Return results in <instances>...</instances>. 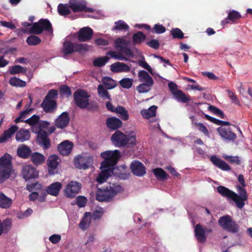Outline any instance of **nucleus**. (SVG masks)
<instances>
[{"label": "nucleus", "mask_w": 252, "mask_h": 252, "mask_svg": "<svg viewBox=\"0 0 252 252\" xmlns=\"http://www.w3.org/2000/svg\"><path fill=\"white\" fill-rule=\"evenodd\" d=\"M218 192L223 197L228 200L233 201L236 206L239 209H242L245 205V201L248 198V195L246 189L242 186H237L238 195L228 188L220 186L217 188Z\"/></svg>", "instance_id": "nucleus-1"}, {"label": "nucleus", "mask_w": 252, "mask_h": 252, "mask_svg": "<svg viewBox=\"0 0 252 252\" xmlns=\"http://www.w3.org/2000/svg\"><path fill=\"white\" fill-rule=\"evenodd\" d=\"M111 140L116 147H133L136 144V135L133 131L126 135L121 131L117 130L112 134Z\"/></svg>", "instance_id": "nucleus-2"}, {"label": "nucleus", "mask_w": 252, "mask_h": 252, "mask_svg": "<svg viewBox=\"0 0 252 252\" xmlns=\"http://www.w3.org/2000/svg\"><path fill=\"white\" fill-rule=\"evenodd\" d=\"M122 191V187L117 183H109L108 186L98 189L96 199L100 202H109L118 193Z\"/></svg>", "instance_id": "nucleus-3"}, {"label": "nucleus", "mask_w": 252, "mask_h": 252, "mask_svg": "<svg viewBox=\"0 0 252 252\" xmlns=\"http://www.w3.org/2000/svg\"><path fill=\"white\" fill-rule=\"evenodd\" d=\"M101 157L104 160L101 163V168H108L113 169V166L116 165L121 155L120 152L118 150L114 151L108 150L102 152Z\"/></svg>", "instance_id": "nucleus-4"}, {"label": "nucleus", "mask_w": 252, "mask_h": 252, "mask_svg": "<svg viewBox=\"0 0 252 252\" xmlns=\"http://www.w3.org/2000/svg\"><path fill=\"white\" fill-rule=\"evenodd\" d=\"M79 32L65 39L63 43L62 53L64 58H67V55L72 53L79 49Z\"/></svg>", "instance_id": "nucleus-5"}, {"label": "nucleus", "mask_w": 252, "mask_h": 252, "mask_svg": "<svg viewBox=\"0 0 252 252\" xmlns=\"http://www.w3.org/2000/svg\"><path fill=\"white\" fill-rule=\"evenodd\" d=\"M218 223L223 229L231 233H236L239 231V226L237 222L232 220L229 215H225L218 220Z\"/></svg>", "instance_id": "nucleus-6"}, {"label": "nucleus", "mask_w": 252, "mask_h": 252, "mask_svg": "<svg viewBox=\"0 0 252 252\" xmlns=\"http://www.w3.org/2000/svg\"><path fill=\"white\" fill-rule=\"evenodd\" d=\"M44 30L51 33L53 32L52 25L49 21L46 19H41L38 22L33 24L30 29V32L39 34L42 33Z\"/></svg>", "instance_id": "nucleus-7"}, {"label": "nucleus", "mask_w": 252, "mask_h": 252, "mask_svg": "<svg viewBox=\"0 0 252 252\" xmlns=\"http://www.w3.org/2000/svg\"><path fill=\"white\" fill-rule=\"evenodd\" d=\"M212 229L206 227L203 228L200 224H197L194 227V234L197 240L201 243H204L206 241V233H210Z\"/></svg>", "instance_id": "nucleus-8"}, {"label": "nucleus", "mask_w": 252, "mask_h": 252, "mask_svg": "<svg viewBox=\"0 0 252 252\" xmlns=\"http://www.w3.org/2000/svg\"><path fill=\"white\" fill-rule=\"evenodd\" d=\"M64 191L67 197H75L79 192V183L76 181H70L66 185Z\"/></svg>", "instance_id": "nucleus-9"}, {"label": "nucleus", "mask_w": 252, "mask_h": 252, "mask_svg": "<svg viewBox=\"0 0 252 252\" xmlns=\"http://www.w3.org/2000/svg\"><path fill=\"white\" fill-rule=\"evenodd\" d=\"M221 137L225 140L233 141L236 138V134L229 127L220 126L217 129Z\"/></svg>", "instance_id": "nucleus-10"}, {"label": "nucleus", "mask_w": 252, "mask_h": 252, "mask_svg": "<svg viewBox=\"0 0 252 252\" xmlns=\"http://www.w3.org/2000/svg\"><path fill=\"white\" fill-rule=\"evenodd\" d=\"M11 156L8 154H5L0 158V167L9 175L12 169Z\"/></svg>", "instance_id": "nucleus-11"}, {"label": "nucleus", "mask_w": 252, "mask_h": 252, "mask_svg": "<svg viewBox=\"0 0 252 252\" xmlns=\"http://www.w3.org/2000/svg\"><path fill=\"white\" fill-rule=\"evenodd\" d=\"M130 168L133 174L137 176H143L146 173V168L139 161L135 160L131 162Z\"/></svg>", "instance_id": "nucleus-12"}, {"label": "nucleus", "mask_w": 252, "mask_h": 252, "mask_svg": "<svg viewBox=\"0 0 252 252\" xmlns=\"http://www.w3.org/2000/svg\"><path fill=\"white\" fill-rule=\"evenodd\" d=\"M22 175L26 180L35 178L38 176V172L33 166L25 165L23 166Z\"/></svg>", "instance_id": "nucleus-13"}, {"label": "nucleus", "mask_w": 252, "mask_h": 252, "mask_svg": "<svg viewBox=\"0 0 252 252\" xmlns=\"http://www.w3.org/2000/svg\"><path fill=\"white\" fill-rule=\"evenodd\" d=\"M37 142L44 149H47L50 147V141L45 131H41L38 133Z\"/></svg>", "instance_id": "nucleus-14"}, {"label": "nucleus", "mask_w": 252, "mask_h": 252, "mask_svg": "<svg viewBox=\"0 0 252 252\" xmlns=\"http://www.w3.org/2000/svg\"><path fill=\"white\" fill-rule=\"evenodd\" d=\"M60 160L56 155L50 156L47 160L48 171L50 174H54L58 167Z\"/></svg>", "instance_id": "nucleus-15"}, {"label": "nucleus", "mask_w": 252, "mask_h": 252, "mask_svg": "<svg viewBox=\"0 0 252 252\" xmlns=\"http://www.w3.org/2000/svg\"><path fill=\"white\" fill-rule=\"evenodd\" d=\"M72 148L73 143L68 140H65L58 145V150L61 155L68 156L70 154Z\"/></svg>", "instance_id": "nucleus-16"}, {"label": "nucleus", "mask_w": 252, "mask_h": 252, "mask_svg": "<svg viewBox=\"0 0 252 252\" xmlns=\"http://www.w3.org/2000/svg\"><path fill=\"white\" fill-rule=\"evenodd\" d=\"M69 121L70 119L68 113L64 112L56 120L55 125L57 127L62 129L68 125Z\"/></svg>", "instance_id": "nucleus-17"}, {"label": "nucleus", "mask_w": 252, "mask_h": 252, "mask_svg": "<svg viewBox=\"0 0 252 252\" xmlns=\"http://www.w3.org/2000/svg\"><path fill=\"white\" fill-rule=\"evenodd\" d=\"M106 125L111 130H117L122 126V121L118 118L112 117H108L106 120Z\"/></svg>", "instance_id": "nucleus-18"}, {"label": "nucleus", "mask_w": 252, "mask_h": 252, "mask_svg": "<svg viewBox=\"0 0 252 252\" xmlns=\"http://www.w3.org/2000/svg\"><path fill=\"white\" fill-rule=\"evenodd\" d=\"M41 107L46 113H53L57 109V103L55 100H49L44 98L41 103Z\"/></svg>", "instance_id": "nucleus-19"}, {"label": "nucleus", "mask_w": 252, "mask_h": 252, "mask_svg": "<svg viewBox=\"0 0 252 252\" xmlns=\"http://www.w3.org/2000/svg\"><path fill=\"white\" fill-rule=\"evenodd\" d=\"M210 159L216 166L223 171H229L231 170L230 166L227 163L216 156H212Z\"/></svg>", "instance_id": "nucleus-20"}, {"label": "nucleus", "mask_w": 252, "mask_h": 252, "mask_svg": "<svg viewBox=\"0 0 252 252\" xmlns=\"http://www.w3.org/2000/svg\"><path fill=\"white\" fill-rule=\"evenodd\" d=\"M93 35V30L88 27H84L80 29V42L89 41Z\"/></svg>", "instance_id": "nucleus-21"}, {"label": "nucleus", "mask_w": 252, "mask_h": 252, "mask_svg": "<svg viewBox=\"0 0 252 252\" xmlns=\"http://www.w3.org/2000/svg\"><path fill=\"white\" fill-rule=\"evenodd\" d=\"M94 159L92 156L83 157L80 155V169L85 170L93 166Z\"/></svg>", "instance_id": "nucleus-22"}, {"label": "nucleus", "mask_w": 252, "mask_h": 252, "mask_svg": "<svg viewBox=\"0 0 252 252\" xmlns=\"http://www.w3.org/2000/svg\"><path fill=\"white\" fill-rule=\"evenodd\" d=\"M130 67L127 64L121 62H117L111 65V70L115 73L121 72H128Z\"/></svg>", "instance_id": "nucleus-23"}, {"label": "nucleus", "mask_w": 252, "mask_h": 252, "mask_svg": "<svg viewBox=\"0 0 252 252\" xmlns=\"http://www.w3.org/2000/svg\"><path fill=\"white\" fill-rule=\"evenodd\" d=\"M62 185L60 182H55L47 187L46 191L48 194L57 196L60 192Z\"/></svg>", "instance_id": "nucleus-24"}, {"label": "nucleus", "mask_w": 252, "mask_h": 252, "mask_svg": "<svg viewBox=\"0 0 252 252\" xmlns=\"http://www.w3.org/2000/svg\"><path fill=\"white\" fill-rule=\"evenodd\" d=\"M17 129L18 127L16 126H12L7 130H5L4 133L0 136V143H3L9 138H11Z\"/></svg>", "instance_id": "nucleus-25"}, {"label": "nucleus", "mask_w": 252, "mask_h": 252, "mask_svg": "<svg viewBox=\"0 0 252 252\" xmlns=\"http://www.w3.org/2000/svg\"><path fill=\"white\" fill-rule=\"evenodd\" d=\"M16 139L20 142H23L30 138V132L28 129H21L16 134Z\"/></svg>", "instance_id": "nucleus-26"}, {"label": "nucleus", "mask_w": 252, "mask_h": 252, "mask_svg": "<svg viewBox=\"0 0 252 252\" xmlns=\"http://www.w3.org/2000/svg\"><path fill=\"white\" fill-rule=\"evenodd\" d=\"M101 172L99 174L96 181L99 184H102L106 181V179L110 176V173L112 171V169L108 168H101L100 166Z\"/></svg>", "instance_id": "nucleus-27"}, {"label": "nucleus", "mask_w": 252, "mask_h": 252, "mask_svg": "<svg viewBox=\"0 0 252 252\" xmlns=\"http://www.w3.org/2000/svg\"><path fill=\"white\" fill-rule=\"evenodd\" d=\"M12 204V200L6 196L2 192L0 191V208H9Z\"/></svg>", "instance_id": "nucleus-28"}, {"label": "nucleus", "mask_w": 252, "mask_h": 252, "mask_svg": "<svg viewBox=\"0 0 252 252\" xmlns=\"http://www.w3.org/2000/svg\"><path fill=\"white\" fill-rule=\"evenodd\" d=\"M139 80L142 83L152 84L154 83V80L152 77L146 71L142 70L139 71L138 74Z\"/></svg>", "instance_id": "nucleus-29"}, {"label": "nucleus", "mask_w": 252, "mask_h": 252, "mask_svg": "<svg viewBox=\"0 0 252 252\" xmlns=\"http://www.w3.org/2000/svg\"><path fill=\"white\" fill-rule=\"evenodd\" d=\"M174 97L178 101L187 103L190 100V97L188 95H186L182 90H178L174 93Z\"/></svg>", "instance_id": "nucleus-30"}, {"label": "nucleus", "mask_w": 252, "mask_h": 252, "mask_svg": "<svg viewBox=\"0 0 252 252\" xmlns=\"http://www.w3.org/2000/svg\"><path fill=\"white\" fill-rule=\"evenodd\" d=\"M157 109V106L153 105L150 107L148 109L142 110L140 113L143 118L149 119L156 116Z\"/></svg>", "instance_id": "nucleus-31"}, {"label": "nucleus", "mask_w": 252, "mask_h": 252, "mask_svg": "<svg viewBox=\"0 0 252 252\" xmlns=\"http://www.w3.org/2000/svg\"><path fill=\"white\" fill-rule=\"evenodd\" d=\"M17 153L19 157L27 158L30 157L31 150L27 146L22 145L18 147Z\"/></svg>", "instance_id": "nucleus-32"}, {"label": "nucleus", "mask_w": 252, "mask_h": 252, "mask_svg": "<svg viewBox=\"0 0 252 252\" xmlns=\"http://www.w3.org/2000/svg\"><path fill=\"white\" fill-rule=\"evenodd\" d=\"M92 219V214L90 212H86L84 217L80 222V228L82 229H85L88 228L90 224Z\"/></svg>", "instance_id": "nucleus-33"}, {"label": "nucleus", "mask_w": 252, "mask_h": 252, "mask_svg": "<svg viewBox=\"0 0 252 252\" xmlns=\"http://www.w3.org/2000/svg\"><path fill=\"white\" fill-rule=\"evenodd\" d=\"M146 36L141 31L137 32L132 35V39L133 44L135 45L141 44L145 40Z\"/></svg>", "instance_id": "nucleus-34"}, {"label": "nucleus", "mask_w": 252, "mask_h": 252, "mask_svg": "<svg viewBox=\"0 0 252 252\" xmlns=\"http://www.w3.org/2000/svg\"><path fill=\"white\" fill-rule=\"evenodd\" d=\"M101 82L107 90L112 89L117 85L116 81L108 76L102 77Z\"/></svg>", "instance_id": "nucleus-35"}, {"label": "nucleus", "mask_w": 252, "mask_h": 252, "mask_svg": "<svg viewBox=\"0 0 252 252\" xmlns=\"http://www.w3.org/2000/svg\"><path fill=\"white\" fill-rule=\"evenodd\" d=\"M32 162L36 165L42 164L45 160L44 156L37 152L33 153L31 156Z\"/></svg>", "instance_id": "nucleus-36"}, {"label": "nucleus", "mask_w": 252, "mask_h": 252, "mask_svg": "<svg viewBox=\"0 0 252 252\" xmlns=\"http://www.w3.org/2000/svg\"><path fill=\"white\" fill-rule=\"evenodd\" d=\"M80 108H86L89 110H92L96 108V106H94L93 104H90L89 102V98H81V94L79 98Z\"/></svg>", "instance_id": "nucleus-37"}, {"label": "nucleus", "mask_w": 252, "mask_h": 252, "mask_svg": "<svg viewBox=\"0 0 252 252\" xmlns=\"http://www.w3.org/2000/svg\"><path fill=\"white\" fill-rule=\"evenodd\" d=\"M97 93L99 96L103 99L111 100L110 95L103 85L99 84L97 86Z\"/></svg>", "instance_id": "nucleus-38"}, {"label": "nucleus", "mask_w": 252, "mask_h": 252, "mask_svg": "<svg viewBox=\"0 0 252 252\" xmlns=\"http://www.w3.org/2000/svg\"><path fill=\"white\" fill-rule=\"evenodd\" d=\"M69 6L67 4L60 3L58 6V11L60 15L65 16L70 13Z\"/></svg>", "instance_id": "nucleus-39"}, {"label": "nucleus", "mask_w": 252, "mask_h": 252, "mask_svg": "<svg viewBox=\"0 0 252 252\" xmlns=\"http://www.w3.org/2000/svg\"><path fill=\"white\" fill-rule=\"evenodd\" d=\"M115 26L113 27V30L128 31L129 26L124 21L120 20L115 22Z\"/></svg>", "instance_id": "nucleus-40"}, {"label": "nucleus", "mask_w": 252, "mask_h": 252, "mask_svg": "<svg viewBox=\"0 0 252 252\" xmlns=\"http://www.w3.org/2000/svg\"><path fill=\"white\" fill-rule=\"evenodd\" d=\"M153 173L158 179L164 181L167 179V174L161 168H156L153 169Z\"/></svg>", "instance_id": "nucleus-41"}, {"label": "nucleus", "mask_w": 252, "mask_h": 252, "mask_svg": "<svg viewBox=\"0 0 252 252\" xmlns=\"http://www.w3.org/2000/svg\"><path fill=\"white\" fill-rule=\"evenodd\" d=\"M116 113L119 114V117L124 121H126L128 119L129 115L126 110L122 106H118L116 108Z\"/></svg>", "instance_id": "nucleus-42"}, {"label": "nucleus", "mask_w": 252, "mask_h": 252, "mask_svg": "<svg viewBox=\"0 0 252 252\" xmlns=\"http://www.w3.org/2000/svg\"><path fill=\"white\" fill-rule=\"evenodd\" d=\"M204 118L206 120L213 123L214 124L217 125L221 126H229L230 125V123L228 122L223 121L217 119L216 118L212 117L207 114L204 115Z\"/></svg>", "instance_id": "nucleus-43"}, {"label": "nucleus", "mask_w": 252, "mask_h": 252, "mask_svg": "<svg viewBox=\"0 0 252 252\" xmlns=\"http://www.w3.org/2000/svg\"><path fill=\"white\" fill-rule=\"evenodd\" d=\"M153 84L154 83L148 84L143 83L136 87V90L140 94L146 93L151 90V88Z\"/></svg>", "instance_id": "nucleus-44"}, {"label": "nucleus", "mask_w": 252, "mask_h": 252, "mask_svg": "<svg viewBox=\"0 0 252 252\" xmlns=\"http://www.w3.org/2000/svg\"><path fill=\"white\" fill-rule=\"evenodd\" d=\"M109 60V58L107 56L97 58L94 60L93 64L94 66L101 67L104 65Z\"/></svg>", "instance_id": "nucleus-45"}, {"label": "nucleus", "mask_w": 252, "mask_h": 252, "mask_svg": "<svg viewBox=\"0 0 252 252\" xmlns=\"http://www.w3.org/2000/svg\"><path fill=\"white\" fill-rule=\"evenodd\" d=\"M9 83L11 86L15 87H23L26 85V82L16 77L11 78L9 80Z\"/></svg>", "instance_id": "nucleus-46"}, {"label": "nucleus", "mask_w": 252, "mask_h": 252, "mask_svg": "<svg viewBox=\"0 0 252 252\" xmlns=\"http://www.w3.org/2000/svg\"><path fill=\"white\" fill-rule=\"evenodd\" d=\"M242 17L240 13L234 10L230 11L228 14L227 19L233 22H235L237 20H239Z\"/></svg>", "instance_id": "nucleus-47"}, {"label": "nucleus", "mask_w": 252, "mask_h": 252, "mask_svg": "<svg viewBox=\"0 0 252 252\" xmlns=\"http://www.w3.org/2000/svg\"><path fill=\"white\" fill-rule=\"evenodd\" d=\"M114 44L116 48H119L121 50L127 46L128 42L126 39L119 37L115 40Z\"/></svg>", "instance_id": "nucleus-48"}, {"label": "nucleus", "mask_w": 252, "mask_h": 252, "mask_svg": "<svg viewBox=\"0 0 252 252\" xmlns=\"http://www.w3.org/2000/svg\"><path fill=\"white\" fill-rule=\"evenodd\" d=\"M208 109L221 119H224L225 118V115L223 111L213 105H210L208 107Z\"/></svg>", "instance_id": "nucleus-49"}, {"label": "nucleus", "mask_w": 252, "mask_h": 252, "mask_svg": "<svg viewBox=\"0 0 252 252\" xmlns=\"http://www.w3.org/2000/svg\"><path fill=\"white\" fill-rule=\"evenodd\" d=\"M26 42L30 46L37 45L41 42V39L38 36L31 35L27 38Z\"/></svg>", "instance_id": "nucleus-50"}, {"label": "nucleus", "mask_w": 252, "mask_h": 252, "mask_svg": "<svg viewBox=\"0 0 252 252\" xmlns=\"http://www.w3.org/2000/svg\"><path fill=\"white\" fill-rule=\"evenodd\" d=\"M87 2L84 0H80V12L93 13L95 11L94 8L87 6Z\"/></svg>", "instance_id": "nucleus-51"}, {"label": "nucleus", "mask_w": 252, "mask_h": 252, "mask_svg": "<svg viewBox=\"0 0 252 252\" xmlns=\"http://www.w3.org/2000/svg\"><path fill=\"white\" fill-rule=\"evenodd\" d=\"M171 34L173 38L182 39L184 38V33L181 29L176 28L172 29L170 31Z\"/></svg>", "instance_id": "nucleus-52"}, {"label": "nucleus", "mask_w": 252, "mask_h": 252, "mask_svg": "<svg viewBox=\"0 0 252 252\" xmlns=\"http://www.w3.org/2000/svg\"><path fill=\"white\" fill-rule=\"evenodd\" d=\"M119 83L122 88L125 89H129L132 85L133 80L132 79L125 78L122 79L119 82Z\"/></svg>", "instance_id": "nucleus-53"}, {"label": "nucleus", "mask_w": 252, "mask_h": 252, "mask_svg": "<svg viewBox=\"0 0 252 252\" xmlns=\"http://www.w3.org/2000/svg\"><path fill=\"white\" fill-rule=\"evenodd\" d=\"M26 68L23 67L19 65H16L12 66L10 70V73L11 74H15L20 73H26Z\"/></svg>", "instance_id": "nucleus-54"}, {"label": "nucleus", "mask_w": 252, "mask_h": 252, "mask_svg": "<svg viewBox=\"0 0 252 252\" xmlns=\"http://www.w3.org/2000/svg\"><path fill=\"white\" fill-rule=\"evenodd\" d=\"M165 31V27L159 24H155L153 28L151 30L152 33L157 34H161L164 33Z\"/></svg>", "instance_id": "nucleus-55"}, {"label": "nucleus", "mask_w": 252, "mask_h": 252, "mask_svg": "<svg viewBox=\"0 0 252 252\" xmlns=\"http://www.w3.org/2000/svg\"><path fill=\"white\" fill-rule=\"evenodd\" d=\"M68 5L74 12L79 11V0H69Z\"/></svg>", "instance_id": "nucleus-56"}, {"label": "nucleus", "mask_w": 252, "mask_h": 252, "mask_svg": "<svg viewBox=\"0 0 252 252\" xmlns=\"http://www.w3.org/2000/svg\"><path fill=\"white\" fill-rule=\"evenodd\" d=\"M32 110V108H27L25 111L21 112L20 114V116L15 119V122L18 123L20 122L24 121V119L26 117V115Z\"/></svg>", "instance_id": "nucleus-57"}, {"label": "nucleus", "mask_w": 252, "mask_h": 252, "mask_svg": "<svg viewBox=\"0 0 252 252\" xmlns=\"http://www.w3.org/2000/svg\"><path fill=\"white\" fill-rule=\"evenodd\" d=\"M195 125L197 126L199 130L203 132L205 135L208 137L210 136L209 132L206 126L204 124L200 123H195Z\"/></svg>", "instance_id": "nucleus-58"}, {"label": "nucleus", "mask_w": 252, "mask_h": 252, "mask_svg": "<svg viewBox=\"0 0 252 252\" xmlns=\"http://www.w3.org/2000/svg\"><path fill=\"white\" fill-rule=\"evenodd\" d=\"M224 158L230 163H236L237 165L241 164V161L238 156H226Z\"/></svg>", "instance_id": "nucleus-59"}, {"label": "nucleus", "mask_w": 252, "mask_h": 252, "mask_svg": "<svg viewBox=\"0 0 252 252\" xmlns=\"http://www.w3.org/2000/svg\"><path fill=\"white\" fill-rule=\"evenodd\" d=\"M39 120V117L34 115L30 118L26 120L25 122L27 124H29L31 126L32 125H38V121Z\"/></svg>", "instance_id": "nucleus-60"}, {"label": "nucleus", "mask_w": 252, "mask_h": 252, "mask_svg": "<svg viewBox=\"0 0 252 252\" xmlns=\"http://www.w3.org/2000/svg\"><path fill=\"white\" fill-rule=\"evenodd\" d=\"M146 44L154 49H158L160 45L159 41L157 39H154L147 42Z\"/></svg>", "instance_id": "nucleus-61"}, {"label": "nucleus", "mask_w": 252, "mask_h": 252, "mask_svg": "<svg viewBox=\"0 0 252 252\" xmlns=\"http://www.w3.org/2000/svg\"><path fill=\"white\" fill-rule=\"evenodd\" d=\"M58 92L56 90H51L46 94L45 98L49 100H54V99L57 96Z\"/></svg>", "instance_id": "nucleus-62"}, {"label": "nucleus", "mask_w": 252, "mask_h": 252, "mask_svg": "<svg viewBox=\"0 0 252 252\" xmlns=\"http://www.w3.org/2000/svg\"><path fill=\"white\" fill-rule=\"evenodd\" d=\"M228 95L232 102L236 104H239L240 103L236 95V94L232 91L228 90Z\"/></svg>", "instance_id": "nucleus-63"}, {"label": "nucleus", "mask_w": 252, "mask_h": 252, "mask_svg": "<svg viewBox=\"0 0 252 252\" xmlns=\"http://www.w3.org/2000/svg\"><path fill=\"white\" fill-rule=\"evenodd\" d=\"M60 92L62 95L68 96L71 94V91L69 88L65 85L62 86L60 87Z\"/></svg>", "instance_id": "nucleus-64"}]
</instances>
